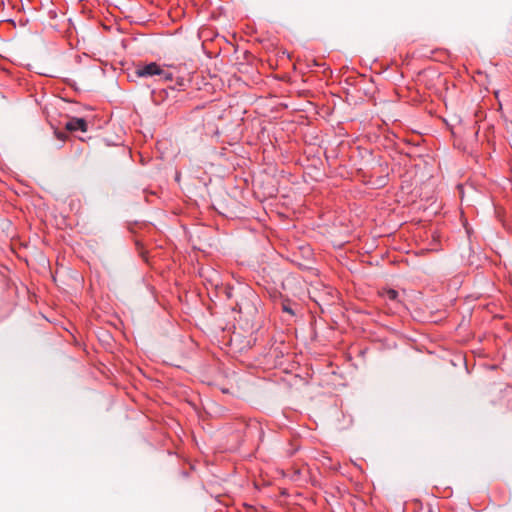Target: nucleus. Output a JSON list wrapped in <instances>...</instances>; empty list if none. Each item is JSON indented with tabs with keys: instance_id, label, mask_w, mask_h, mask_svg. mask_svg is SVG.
Masks as SVG:
<instances>
[{
	"instance_id": "1",
	"label": "nucleus",
	"mask_w": 512,
	"mask_h": 512,
	"mask_svg": "<svg viewBox=\"0 0 512 512\" xmlns=\"http://www.w3.org/2000/svg\"><path fill=\"white\" fill-rule=\"evenodd\" d=\"M135 74L137 77H150V76L157 75L163 79H171L172 78L171 74L168 71L162 69L156 63H149L142 68H138L135 71Z\"/></svg>"
},
{
	"instance_id": "2",
	"label": "nucleus",
	"mask_w": 512,
	"mask_h": 512,
	"mask_svg": "<svg viewBox=\"0 0 512 512\" xmlns=\"http://www.w3.org/2000/svg\"><path fill=\"white\" fill-rule=\"evenodd\" d=\"M65 128L68 131H82L87 130V122L83 118H71L66 124Z\"/></svg>"
},
{
	"instance_id": "3",
	"label": "nucleus",
	"mask_w": 512,
	"mask_h": 512,
	"mask_svg": "<svg viewBox=\"0 0 512 512\" xmlns=\"http://www.w3.org/2000/svg\"><path fill=\"white\" fill-rule=\"evenodd\" d=\"M381 297L397 306L399 301V293L394 289H383L380 293Z\"/></svg>"
},
{
	"instance_id": "4",
	"label": "nucleus",
	"mask_w": 512,
	"mask_h": 512,
	"mask_svg": "<svg viewBox=\"0 0 512 512\" xmlns=\"http://www.w3.org/2000/svg\"><path fill=\"white\" fill-rule=\"evenodd\" d=\"M135 245L137 250L139 251L140 255L143 256V250L138 240H135Z\"/></svg>"
},
{
	"instance_id": "5",
	"label": "nucleus",
	"mask_w": 512,
	"mask_h": 512,
	"mask_svg": "<svg viewBox=\"0 0 512 512\" xmlns=\"http://www.w3.org/2000/svg\"><path fill=\"white\" fill-rule=\"evenodd\" d=\"M56 136L58 139H60L61 141H64L65 140V134L62 133V132H56Z\"/></svg>"
},
{
	"instance_id": "6",
	"label": "nucleus",
	"mask_w": 512,
	"mask_h": 512,
	"mask_svg": "<svg viewBox=\"0 0 512 512\" xmlns=\"http://www.w3.org/2000/svg\"><path fill=\"white\" fill-rule=\"evenodd\" d=\"M283 310H284L285 312H287V313L292 314V315L294 314V311H293L291 308H289L288 306H285V305H284V306H283Z\"/></svg>"
}]
</instances>
